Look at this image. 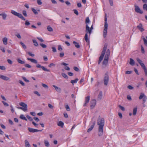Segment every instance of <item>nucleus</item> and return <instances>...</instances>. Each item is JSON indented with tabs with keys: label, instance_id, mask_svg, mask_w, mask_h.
I'll use <instances>...</instances> for the list:
<instances>
[{
	"label": "nucleus",
	"instance_id": "61",
	"mask_svg": "<svg viewBox=\"0 0 147 147\" xmlns=\"http://www.w3.org/2000/svg\"><path fill=\"white\" fill-rule=\"evenodd\" d=\"M64 55V53L63 52H61L59 54V56L61 57H62Z\"/></svg>",
	"mask_w": 147,
	"mask_h": 147
},
{
	"label": "nucleus",
	"instance_id": "55",
	"mask_svg": "<svg viewBox=\"0 0 147 147\" xmlns=\"http://www.w3.org/2000/svg\"><path fill=\"white\" fill-rule=\"evenodd\" d=\"M58 49L59 51H62L63 50L61 45H59L58 46Z\"/></svg>",
	"mask_w": 147,
	"mask_h": 147
},
{
	"label": "nucleus",
	"instance_id": "52",
	"mask_svg": "<svg viewBox=\"0 0 147 147\" xmlns=\"http://www.w3.org/2000/svg\"><path fill=\"white\" fill-rule=\"evenodd\" d=\"M73 11H74V13L77 15H78V12L76 9H74L73 10Z\"/></svg>",
	"mask_w": 147,
	"mask_h": 147
},
{
	"label": "nucleus",
	"instance_id": "60",
	"mask_svg": "<svg viewBox=\"0 0 147 147\" xmlns=\"http://www.w3.org/2000/svg\"><path fill=\"white\" fill-rule=\"evenodd\" d=\"M34 119L36 121L38 122L39 121V119L37 117H34Z\"/></svg>",
	"mask_w": 147,
	"mask_h": 147
},
{
	"label": "nucleus",
	"instance_id": "24",
	"mask_svg": "<svg viewBox=\"0 0 147 147\" xmlns=\"http://www.w3.org/2000/svg\"><path fill=\"white\" fill-rule=\"evenodd\" d=\"M0 16H2L3 19L4 20H5L7 16V15L5 13H2L0 14Z\"/></svg>",
	"mask_w": 147,
	"mask_h": 147
},
{
	"label": "nucleus",
	"instance_id": "21",
	"mask_svg": "<svg viewBox=\"0 0 147 147\" xmlns=\"http://www.w3.org/2000/svg\"><path fill=\"white\" fill-rule=\"evenodd\" d=\"M73 43L75 47L77 48H79L80 47V46L78 42L76 41H74L73 42Z\"/></svg>",
	"mask_w": 147,
	"mask_h": 147
},
{
	"label": "nucleus",
	"instance_id": "59",
	"mask_svg": "<svg viewBox=\"0 0 147 147\" xmlns=\"http://www.w3.org/2000/svg\"><path fill=\"white\" fill-rule=\"evenodd\" d=\"M22 78H23V80L25 82H29V81L28 80H27L25 77H23Z\"/></svg>",
	"mask_w": 147,
	"mask_h": 147
},
{
	"label": "nucleus",
	"instance_id": "40",
	"mask_svg": "<svg viewBox=\"0 0 147 147\" xmlns=\"http://www.w3.org/2000/svg\"><path fill=\"white\" fill-rule=\"evenodd\" d=\"M40 45L43 48H46L47 47V45H46L43 44L42 43H40Z\"/></svg>",
	"mask_w": 147,
	"mask_h": 147
},
{
	"label": "nucleus",
	"instance_id": "45",
	"mask_svg": "<svg viewBox=\"0 0 147 147\" xmlns=\"http://www.w3.org/2000/svg\"><path fill=\"white\" fill-rule=\"evenodd\" d=\"M118 107L119 108L123 111H125V109L121 105H119Z\"/></svg>",
	"mask_w": 147,
	"mask_h": 147
},
{
	"label": "nucleus",
	"instance_id": "14",
	"mask_svg": "<svg viewBox=\"0 0 147 147\" xmlns=\"http://www.w3.org/2000/svg\"><path fill=\"white\" fill-rule=\"evenodd\" d=\"M95 121H94L92 123V125H91L90 127L87 130V132H89L90 131H91L93 128L94 127V125L95 124Z\"/></svg>",
	"mask_w": 147,
	"mask_h": 147
},
{
	"label": "nucleus",
	"instance_id": "63",
	"mask_svg": "<svg viewBox=\"0 0 147 147\" xmlns=\"http://www.w3.org/2000/svg\"><path fill=\"white\" fill-rule=\"evenodd\" d=\"M7 61L8 63L10 64H12V61L10 59H8Z\"/></svg>",
	"mask_w": 147,
	"mask_h": 147
},
{
	"label": "nucleus",
	"instance_id": "9",
	"mask_svg": "<svg viewBox=\"0 0 147 147\" xmlns=\"http://www.w3.org/2000/svg\"><path fill=\"white\" fill-rule=\"evenodd\" d=\"M86 33L89 34V36H90V34L92 32V30L90 29L88 25H87L86 26Z\"/></svg>",
	"mask_w": 147,
	"mask_h": 147
},
{
	"label": "nucleus",
	"instance_id": "19",
	"mask_svg": "<svg viewBox=\"0 0 147 147\" xmlns=\"http://www.w3.org/2000/svg\"><path fill=\"white\" fill-rule=\"evenodd\" d=\"M17 16L23 20H26V19L22 16V15L21 13H18Z\"/></svg>",
	"mask_w": 147,
	"mask_h": 147
},
{
	"label": "nucleus",
	"instance_id": "5",
	"mask_svg": "<svg viewBox=\"0 0 147 147\" xmlns=\"http://www.w3.org/2000/svg\"><path fill=\"white\" fill-rule=\"evenodd\" d=\"M136 60L138 63L142 67L144 70L146 76H147V70L146 69V68L145 65L144 63H142V61L139 58H137Z\"/></svg>",
	"mask_w": 147,
	"mask_h": 147
},
{
	"label": "nucleus",
	"instance_id": "7",
	"mask_svg": "<svg viewBox=\"0 0 147 147\" xmlns=\"http://www.w3.org/2000/svg\"><path fill=\"white\" fill-rule=\"evenodd\" d=\"M139 100H141L142 99V103L144 104L146 101L147 98L146 97L144 94L142 93H141L140 94V95L139 97Z\"/></svg>",
	"mask_w": 147,
	"mask_h": 147
},
{
	"label": "nucleus",
	"instance_id": "31",
	"mask_svg": "<svg viewBox=\"0 0 147 147\" xmlns=\"http://www.w3.org/2000/svg\"><path fill=\"white\" fill-rule=\"evenodd\" d=\"M32 41L33 42V43H34V45L35 46H38V44L37 42V41L34 40V39H32Z\"/></svg>",
	"mask_w": 147,
	"mask_h": 147
},
{
	"label": "nucleus",
	"instance_id": "33",
	"mask_svg": "<svg viewBox=\"0 0 147 147\" xmlns=\"http://www.w3.org/2000/svg\"><path fill=\"white\" fill-rule=\"evenodd\" d=\"M142 38L144 41V45L146 46H147V40L145 38V37L144 36H142Z\"/></svg>",
	"mask_w": 147,
	"mask_h": 147
},
{
	"label": "nucleus",
	"instance_id": "8",
	"mask_svg": "<svg viewBox=\"0 0 147 147\" xmlns=\"http://www.w3.org/2000/svg\"><path fill=\"white\" fill-rule=\"evenodd\" d=\"M91 105H90L91 109H93L96 105V101L95 99H93L90 102Z\"/></svg>",
	"mask_w": 147,
	"mask_h": 147
},
{
	"label": "nucleus",
	"instance_id": "18",
	"mask_svg": "<svg viewBox=\"0 0 147 147\" xmlns=\"http://www.w3.org/2000/svg\"><path fill=\"white\" fill-rule=\"evenodd\" d=\"M102 91H100L98 96V100H100L102 98Z\"/></svg>",
	"mask_w": 147,
	"mask_h": 147
},
{
	"label": "nucleus",
	"instance_id": "43",
	"mask_svg": "<svg viewBox=\"0 0 147 147\" xmlns=\"http://www.w3.org/2000/svg\"><path fill=\"white\" fill-rule=\"evenodd\" d=\"M110 55V50L109 49H107V51L106 52L105 55H107V56L109 57Z\"/></svg>",
	"mask_w": 147,
	"mask_h": 147
},
{
	"label": "nucleus",
	"instance_id": "54",
	"mask_svg": "<svg viewBox=\"0 0 147 147\" xmlns=\"http://www.w3.org/2000/svg\"><path fill=\"white\" fill-rule=\"evenodd\" d=\"M42 86L44 87L45 88H46L48 89V86L46 84L42 83Z\"/></svg>",
	"mask_w": 147,
	"mask_h": 147
},
{
	"label": "nucleus",
	"instance_id": "38",
	"mask_svg": "<svg viewBox=\"0 0 147 147\" xmlns=\"http://www.w3.org/2000/svg\"><path fill=\"white\" fill-rule=\"evenodd\" d=\"M61 75L64 78L66 79H67L68 78V76H67L64 73H62L61 74Z\"/></svg>",
	"mask_w": 147,
	"mask_h": 147
},
{
	"label": "nucleus",
	"instance_id": "35",
	"mask_svg": "<svg viewBox=\"0 0 147 147\" xmlns=\"http://www.w3.org/2000/svg\"><path fill=\"white\" fill-rule=\"evenodd\" d=\"M11 13L15 16H17L18 13L16 12L15 11L13 10L11 11Z\"/></svg>",
	"mask_w": 147,
	"mask_h": 147
},
{
	"label": "nucleus",
	"instance_id": "23",
	"mask_svg": "<svg viewBox=\"0 0 147 147\" xmlns=\"http://www.w3.org/2000/svg\"><path fill=\"white\" fill-rule=\"evenodd\" d=\"M129 63L130 64V65L132 66L134 65L135 63V61L133 59L131 58H130Z\"/></svg>",
	"mask_w": 147,
	"mask_h": 147
},
{
	"label": "nucleus",
	"instance_id": "42",
	"mask_svg": "<svg viewBox=\"0 0 147 147\" xmlns=\"http://www.w3.org/2000/svg\"><path fill=\"white\" fill-rule=\"evenodd\" d=\"M143 8L144 10L147 11V4L146 3L144 4L143 5Z\"/></svg>",
	"mask_w": 147,
	"mask_h": 147
},
{
	"label": "nucleus",
	"instance_id": "48",
	"mask_svg": "<svg viewBox=\"0 0 147 147\" xmlns=\"http://www.w3.org/2000/svg\"><path fill=\"white\" fill-rule=\"evenodd\" d=\"M34 94H36L38 96H40V94L37 91H34Z\"/></svg>",
	"mask_w": 147,
	"mask_h": 147
},
{
	"label": "nucleus",
	"instance_id": "49",
	"mask_svg": "<svg viewBox=\"0 0 147 147\" xmlns=\"http://www.w3.org/2000/svg\"><path fill=\"white\" fill-rule=\"evenodd\" d=\"M22 13L23 15L25 17H26L27 16V14L26 13V12L25 10H23L22 11Z\"/></svg>",
	"mask_w": 147,
	"mask_h": 147
},
{
	"label": "nucleus",
	"instance_id": "15",
	"mask_svg": "<svg viewBox=\"0 0 147 147\" xmlns=\"http://www.w3.org/2000/svg\"><path fill=\"white\" fill-rule=\"evenodd\" d=\"M137 28L141 32H143L144 30L142 28V26L141 23H140L137 26Z\"/></svg>",
	"mask_w": 147,
	"mask_h": 147
},
{
	"label": "nucleus",
	"instance_id": "53",
	"mask_svg": "<svg viewBox=\"0 0 147 147\" xmlns=\"http://www.w3.org/2000/svg\"><path fill=\"white\" fill-rule=\"evenodd\" d=\"M141 52H142V53H145V51H144V47L142 45H141Z\"/></svg>",
	"mask_w": 147,
	"mask_h": 147
},
{
	"label": "nucleus",
	"instance_id": "32",
	"mask_svg": "<svg viewBox=\"0 0 147 147\" xmlns=\"http://www.w3.org/2000/svg\"><path fill=\"white\" fill-rule=\"evenodd\" d=\"M90 22V20L89 19V18L88 17H87L86 18L85 20V23L86 24V25H88V24H89Z\"/></svg>",
	"mask_w": 147,
	"mask_h": 147
},
{
	"label": "nucleus",
	"instance_id": "29",
	"mask_svg": "<svg viewBox=\"0 0 147 147\" xmlns=\"http://www.w3.org/2000/svg\"><path fill=\"white\" fill-rule=\"evenodd\" d=\"M17 60L18 62L21 64H24L25 63V62L23 61H22L20 59H17Z\"/></svg>",
	"mask_w": 147,
	"mask_h": 147
},
{
	"label": "nucleus",
	"instance_id": "4",
	"mask_svg": "<svg viewBox=\"0 0 147 147\" xmlns=\"http://www.w3.org/2000/svg\"><path fill=\"white\" fill-rule=\"evenodd\" d=\"M19 105L22 107H17V108L19 109H20L24 111H26L28 110L27 105L23 102H21L19 103Z\"/></svg>",
	"mask_w": 147,
	"mask_h": 147
},
{
	"label": "nucleus",
	"instance_id": "62",
	"mask_svg": "<svg viewBox=\"0 0 147 147\" xmlns=\"http://www.w3.org/2000/svg\"><path fill=\"white\" fill-rule=\"evenodd\" d=\"M52 51H53V52L55 53L56 52L57 50L56 48L55 47H52Z\"/></svg>",
	"mask_w": 147,
	"mask_h": 147
},
{
	"label": "nucleus",
	"instance_id": "10",
	"mask_svg": "<svg viewBox=\"0 0 147 147\" xmlns=\"http://www.w3.org/2000/svg\"><path fill=\"white\" fill-rule=\"evenodd\" d=\"M28 129L30 132L31 133H34L38 131H41L42 130H39L36 129L31 128L30 127H28Z\"/></svg>",
	"mask_w": 147,
	"mask_h": 147
},
{
	"label": "nucleus",
	"instance_id": "30",
	"mask_svg": "<svg viewBox=\"0 0 147 147\" xmlns=\"http://www.w3.org/2000/svg\"><path fill=\"white\" fill-rule=\"evenodd\" d=\"M20 118L22 119L25 120L26 121H27V119L24 116V115H21L20 117Z\"/></svg>",
	"mask_w": 147,
	"mask_h": 147
},
{
	"label": "nucleus",
	"instance_id": "47",
	"mask_svg": "<svg viewBox=\"0 0 147 147\" xmlns=\"http://www.w3.org/2000/svg\"><path fill=\"white\" fill-rule=\"evenodd\" d=\"M67 110L68 111H69L70 110V108L68 105H66L65 107Z\"/></svg>",
	"mask_w": 147,
	"mask_h": 147
},
{
	"label": "nucleus",
	"instance_id": "27",
	"mask_svg": "<svg viewBox=\"0 0 147 147\" xmlns=\"http://www.w3.org/2000/svg\"><path fill=\"white\" fill-rule=\"evenodd\" d=\"M25 144L26 147H30V145L27 140H26L25 141Z\"/></svg>",
	"mask_w": 147,
	"mask_h": 147
},
{
	"label": "nucleus",
	"instance_id": "22",
	"mask_svg": "<svg viewBox=\"0 0 147 147\" xmlns=\"http://www.w3.org/2000/svg\"><path fill=\"white\" fill-rule=\"evenodd\" d=\"M58 125L63 128L64 126V123L61 121H59L57 124Z\"/></svg>",
	"mask_w": 147,
	"mask_h": 147
},
{
	"label": "nucleus",
	"instance_id": "58",
	"mask_svg": "<svg viewBox=\"0 0 147 147\" xmlns=\"http://www.w3.org/2000/svg\"><path fill=\"white\" fill-rule=\"evenodd\" d=\"M0 69L2 70H5V68L4 66L0 65Z\"/></svg>",
	"mask_w": 147,
	"mask_h": 147
},
{
	"label": "nucleus",
	"instance_id": "2",
	"mask_svg": "<svg viewBox=\"0 0 147 147\" xmlns=\"http://www.w3.org/2000/svg\"><path fill=\"white\" fill-rule=\"evenodd\" d=\"M107 14H105V25L103 30V36L104 38L106 37L107 34V32L108 28V24L107 22Z\"/></svg>",
	"mask_w": 147,
	"mask_h": 147
},
{
	"label": "nucleus",
	"instance_id": "57",
	"mask_svg": "<svg viewBox=\"0 0 147 147\" xmlns=\"http://www.w3.org/2000/svg\"><path fill=\"white\" fill-rule=\"evenodd\" d=\"M25 66L27 67L28 68H30L31 67V66L30 65L28 64H26L24 65Z\"/></svg>",
	"mask_w": 147,
	"mask_h": 147
},
{
	"label": "nucleus",
	"instance_id": "34",
	"mask_svg": "<svg viewBox=\"0 0 147 147\" xmlns=\"http://www.w3.org/2000/svg\"><path fill=\"white\" fill-rule=\"evenodd\" d=\"M137 111V108L136 107L133 110V114L134 115H135L136 114Z\"/></svg>",
	"mask_w": 147,
	"mask_h": 147
},
{
	"label": "nucleus",
	"instance_id": "36",
	"mask_svg": "<svg viewBox=\"0 0 147 147\" xmlns=\"http://www.w3.org/2000/svg\"><path fill=\"white\" fill-rule=\"evenodd\" d=\"M32 10L35 15L38 14V13L36 10L34 8H32Z\"/></svg>",
	"mask_w": 147,
	"mask_h": 147
},
{
	"label": "nucleus",
	"instance_id": "46",
	"mask_svg": "<svg viewBox=\"0 0 147 147\" xmlns=\"http://www.w3.org/2000/svg\"><path fill=\"white\" fill-rule=\"evenodd\" d=\"M30 23L29 21L26 20L25 21V25L26 26H28L30 25Z\"/></svg>",
	"mask_w": 147,
	"mask_h": 147
},
{
	"label": "nucleus",
	"instance_id": "56",
	"mask_svg": "<svg viewBox=\"0 0 147 147\" xmlns=\"http://www.w3.org/2000/svg\"><path fill=\"white\" fill-rule=\"evenodd\" d=\"M37 2L39 5H41L42 3L41 0H37Z\"/></svg>",
	"mask_w": 147,
	"mask_h": 147
},
{
	"label": "nucleus",
	"instance_id": "6",
	"mask_svg": "<svg viewBox=\"0 0 147 147\" xmlns=\"http://www.w3.org/2000/svg\"><path fill=\"white\" fill-rule=\"evenodd\" d=\"M109 80V76L108 75V72H107L105 74L103 79L104 84L106 86L108 85Z\"/></svg>",
	"mask_w": 147,
	"mask_h": 147
},
{
	"label": "nucleus",
	"instance_id": "13",
	"mask_svg": "<svg viewBox=\"0 0 147 147\" xmlns=\"http://www.w3.org/2000/svg\"><path fill=\"white\" fill-rule=\"evenodd\" d=\"M90 97V96H88L86 97L85 102L84 105V106L85 107L87 106V104L89 102Z\"/></svg>",
	"mask_w": 147,
	"mask_h": 147
},
{
	"label": "nucleus",
	"instance_id": "37",
	"mask_svg": "<svg viewBox=\"0 0 147 147\" xmlns=\"http://www.w3.org/2000/svg\"><path fill=\"white\" fill-rule=\"evenodd\" d=\"M45 145L47 147H49L50 145L48 141L45 140Z\"/></svg>",
	"mask_w": 147,
	"mask_h": 147
},
{
	"label": "nucleus",
	"instance_id": "64",
	"mask_svg": "<svg viewBox=\"0 0 147 147\" xmlns=\"http://www.w3.org/2000/svg\"><path fill=\"white\" fill-rule=\"evenodd\" d=\"M73 68L76 71H78L79 70L78 68L76 67H74Z\"/></svg>",
	"mask_w": 147,
	"mask_h": 147
},
{
	"label": "nucleus",
	"instance_id": "26",
	"mask_svg": "<svg viewBox=\"0 0 147 147\" xmlns=\"http://www.w3.org/2000/svg\"><path fill=\"white\" fill-rule=\"evenodd\" d=\"M78 80V78H76L74 80H71L70 82L73 85L74 83H76Z\"/></svg>",
	"mask_w": 147,
	"mask_h": 147
},
{
	"label": "nucleus",
	"instance_id": "20",
	"mask_svg": "<svg viewBox=\"0 0 147 147\" xmlns=\"http://www.w3.org/2000/svg\"><path fill=\"white\" fill-rule=\"evenodd\" d=\"M27 59L28 60L30 61L31 62L34 63L36 64L37 63V61L36 59L29 58H28Z\"/></svg>",
	"mask_w": 147,
	"mask_h": 147
},
{
	"label": "nucleus",
	"instance_id": "17",
	"mask_svg": "<svg viewBox=\"0 0 147 147\" xmlns=\"http://www.w3.org/2000/svg\"><path fill=\"white\" fill-rule=\"evenodd\" d=\"M0 78L3 79L4 80L7 81L9 80V78L7 76L0 75Z\"/></svg>",
	"mask_w": 147,
	"mask_h": 147
},
{
	"label": "nucleus",
	"instance_id": "28",
	"mask_svg": "<svg viewBox=\"0 0 147 147\" xmlns=\"http://www.w3.org/2000/svg\"><path fill=\"white\" fill-rule=\"evenodd\" d=\"M84 39H85V40L86 42H89V40L88 39V34L86 33V34H85V36H84Z\"/></svg>",
	"mask_w": 147,
	"mask_h": 147
},
{
	"label": "nucleus",
	"instance_id": "41",
	"mask_svg": "<svg viewBox=\"0 0 147 147\" xmlns=\"http://www.w3.org/2000/svg\"><path fill=\"white\" fill-rule=\"evenodd\" d=\"M108 61L107 60L104 59L103 61L102 62V64L103 65H106L108 63Z\"/></svg>",
	"mask_w": 147,
	"mask_h": 147
},
{
	"label": "nucleus",
	"instance_id": "25",
	"mask_svg": "<svg viewBox=\"0 0 147 147\" xmlns=\"http://www.w3.org/2000/svg\"><path fill=\"white\" fill-rule=\"evenodd\" d=\"M7 38L6 37H5L3 38V44L5 45H7Z\"/></svg>",
	"mask_w": 147,
	"mask_h": 147
},
{
	"label": "nucleus",
	"instance_id": "51",
	"mask_svg": "<svg viewBox=\"0 0 147 147\" xmlns=\"http://www.w3.org/2000/svg\"><path fill=\"white\" fill-rule=\"evenodd\" d=\"M2 102L5 106L6 107H8L9 106L8 104L6 102H4V101H2Z\"/></svg>",
	"mask_w": 147,
	"mask_h": 147
},
{
	"label": "nucleus",
	"instance_id": "16",
	"mask_svg": "<svg viewBox=\"0 0 147 147\" xmlns=\"http://www.w3.org/2000/svg\"><path fill=\"white\" fill-rule=\"evenodd\" d=\"M53 86L55 88V90L57 92L59 93L61 92V89L59 87L55 85H53Z\"/></svg>",
	"mask_w": 147,
	"mask_h": 147
},
{
	"label": "nucleus",
	"instance_id": "11",
	"mask_svg": "<svg viewBox=\"0 0 147 147\" xmlns=\"http://www.w3.org/2000/svg\"><path fill=\"white\" fill-rule=\"evenodd\" d=\"M135 10L136 12L142 14L143 12L140 9L139 7L137 5H135Z\"/></svg>",
	"mask_w": 147,
	"mask_h": 147
},
{
	"label": "nucleus",
	"instance_id": "3",
	"mask_svg": "<svg viewBox=\"0 0 147 147\" xmlns=\"http://www.w3.org/2000/svg\"><path fill=\"white\" fill-rule=\"evenodd\" d=\"M107 44H105L104 45V47L103 49V50L98 60V63L99 64L102 59H103V57L105 54V51L107 50Z\"/></svg>",
	"mask_w": 147,
	"mask_h": 147
},
{
	"label": "nucleus",
	"instance_id": "12",
	"mask_svg": "<svg viewBox=\"0 0 147 147\" xmlns=\"http://www.w3.org/2000/svg\"><path fill=\"white\" fill-rule=\"evenodd\" d=\"M36 67L38 68H41L42 69L46 71H50L49 69H48L46 68L45 67L43 66H41L40 64H38L36 66Z\"/></svg>",
	"mask_w": 147,
	"mask_h": 147
},
{
	"label": "nucleus",
	"instance_id": "44",
	"mask_svg": "<svg viewBox=\"0 0 147 147\" xmlns=\"http://www.w3.org/2000/svg\"><path fill=\"white\" fill-rule=\"evenodd\" d=\"M20 43L21 45L23 47L24 49H26V46L24 45V44L23 42H20Z\"/></svg>",
	"mask_w": 147,
	"mask_h": 147
},
{
	"label": "nucleus",
	"instance_id": "1",
	"mask_svg": "<svg viewBox=\"0 0 147 147\" xmlns=\"http://www.w3.org/2000/svg\"><path fill=\"white\" fill-rule=\"evenodd\" d=\"M97 123V125H99L98 135L99 136H100L103 134V129L105 124L104 119L103 118H98Z\"/></svg>",
	"mask_w": 147,
	"mask_h": 147
},
{
	"label": "nucleus",
	"instance_id": "50",
	"mask_svg": "<svg viewBox=\"0 0 147 147\" xmlns=\"http://www.w3.org/2000/svg\"><path fill=\"white\" fill-rule=\"evenodd\" d=\"M19 82L23 86H25V84L22 80H19Z\"/></svg>",
	"mask_w": 147,
	"mask_h": 147
},
{
	"label": "nucleus",
	"instance_id": "39",
	"mask_svg": "<svg viewBox=\"0 0 147 147\" xmlns=\"http://www.w3.org/2000/svg\"><path fill=\"white\" fill-rule=\"evenodd\" d=\"M47 29L48 30L49 32H52L53 31V29L52 27L49 26H47Z\"/></svg>",
	"mask_w": 147,
	"mask_h": 147
}]
</instances>
